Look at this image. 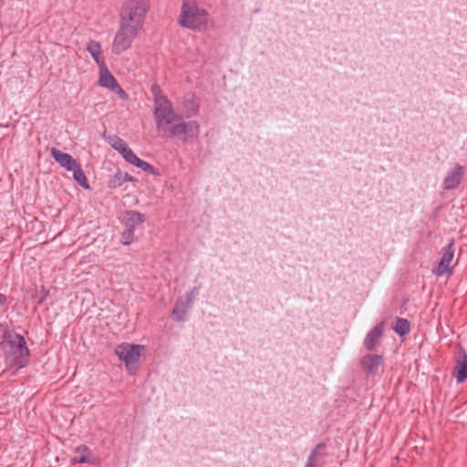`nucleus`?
Wrapping results in <instances>:
<instances>
[{
  "mask_svg": "<svg viewBox=\"0 0 467 467\" xmlns=\"http://www.w3.org/2000/svg\"><path fill=\"white\" fill-rule=\"evenodd\" d=\"M109 144L117 151H119L122 158L129 163L147 171L150 174H155V168L149 162L140 160L131 149L128 147V144L120 137L117 135L109 136L107 139Z\"/></svg>",
  "mask_w": 467,
  "mask_h": 467,
  "instance_id": "nucleus-5",
  "label": "nucleus"
},
{
  "mask_svg": "<svg viewBox=\"0 0 467 467\" xmlns=\"http://www.w3.org/2000/svg\"><path fill=\"white\" fill-rule=\"evenodd\" d=\"M87 50L91 55L92 58H99L101 54V46L95 40H90L87 44Z\"/></svg>",
  "mask_w": 467,
  "mask_h": 467,
  "instance_id": "nucleus-20",
  "label": "nucleus"
},
{
  "mask_svg": "<svg viewBox=\"0 0 467 467\" xmlns=\"http://www.w3.org/2000/svg\"><path fill=\"white\" fill-rule=\"evenodd\" d=\"M326 448V444L325 443H318L311 451V453L309 454L308 456V459H307V462H310V463H314L317 465V459H318V456H319V450L321 449H325Z\"/></svg>",
  "mask_w": 467,
  "mask_h": 467,
  "instance_id": "nucleus-22",
  "label": "nucleus"
},
{
  "mask_svg": "<svg viewBox=\"0 0 467 467\" xmlns=\"http://www.w3.org/2000/svg\"><path fill=\"white\" fill-rule=\"evenodd\" d=\"M392 328L398 335L403 337L410 333V324L406 318L397 317Z\"/></svg>",
  "mask_w": 467,
  "mask_h": 467,
  "instance_id": "nucleus-19",
  "label": "nucleus"
},
{
  "mask_svg": "<svg viewBox=\"0 0 467 467\" xmlns=\"http://www.w3.org/2000/svg\"><path fill=\"white\" fill-rule=\"evenodd\" d=\"M138 34L139 32L135 29L133 30L131 28L119 25V29L112 43L113 53L119 55L120 53L130 48Z\"/></svg>",
  "mask_w": 467,
  "mask_h": 467,
  "instance_id": "nucleus-8",
  "label": "nucleus"
},
{
  "mask_svg": "<svg viewBox=\"0 0 467 467\" xmlns=\"http://www.w3.org/2000/svg\"><path fill=\"white\" fill-rule=\"evenodd\" d=\"M50 154L54 160L67 171H71L77 164V161L70 154L63 152L57 148H51Z\"/></svg>",
  "mask_w": 467,
  "mask_h": 467,
  "instance_id": "nucleus-13",
  "label": "nucleus"
},
{
  "mask_svg": "<svg viewBox=\"0 0 467 467\" xmlns=\"http://www.w3.org/2000/svg\"><path fill=\"white\" fill-rule=\"evenodd\" d=\"M178 24L193 31L206 30L212 18L208 11L199 5L196 0H182Z\"/></svg>",
  "mask_w": 467,
  "mask_h": 467,
  "instance_id": "nucleus-3",
  "label": "nucleus"
},
{
  "mask_svg": "<svg viewBox=\"0 0 467 467\" xmlns=\"http://www.w3.org/2000/svg\"><path fill=\"white\" fill-rule=\"evenodd\" d=\"M316 466H317L316 464L306 462V464L305 467H316Z\"/></svg>",
  "mask_w": 467,
  "mask_h": 467,
  "instance_id": "nucleus-29",
  "label": "nucleus"
},
{
  "mask_svg": "<svg viewBox=\"0 0 467 467\" xmlns=\"http://www.w3.org/2000/svg\"><path fill=\"white\" fill-rule=\"evenodd\" d=\"M123 178L126 179V182L132 180L131 177H130L128 173L123 174Z\"/></svg>",
  "mask_w": 467,
  "mask_h": 467,
  "instance_id": "nucleus-28",
  "label": "nucleus"
},
{
  "mask_svg": "<svg viewBox=\"0 0 467 467\" xmlns=\"http://www.w3.org/2000/svg\"><path fill=\"white\" fill-rule=\"evenodd\" d=\"M441 258L438 265L433 267L432 273L437 276H442L446 274L452 273L451 262L454 257V240L451 239L450 243L441 248L440 253Z\"/></svg>",
  "mask_w": 467,
  "mask_h": 467,
  "instance_id": "nucleus-9",
  "label": "nucleus"
},
{
  "mask_svg": "<svg viewBox=\"0 0 467 467\" xmlns=\"http://www.w3.org/2000/svg\"><path fill=\"white\" fill-rule=\"evenodd\" d=\"M145 215L138 211H127L124 225L126 229L135 232L138 225L145 222Z\"/></svg>",
  "mask_w": 467,
  "mask_h": 467,
  "instance_id": "nucleus-15",
  "label": "nucleus"
},
{
  "mask_svg": "<svg viewBox=\"0 0 467 467\" xmlns=\"http://www.w3.org/2000/svg\"><path fill=\"white\" fill-rule=\"evenodd\" d=\"M41 292L43 293V295L38 301L39 304H42L49 294L48 290H47L44 286L41 287Z\"/></svg>",
  "mask_w": 467,
  "mask_h": 467,
  "instance_id": "nucleus-26",
  "label": "nucleus"
},
{
  "mask_svg": "<svg viewBox=\"0 0 467 467\" xmlns=\"http://www.w3.org/2000/svg\"><path fill=\"white\" fill-rule=\"evenodd\" d=\"M184 109L186 111V117L191 118L197 114L199 110L198 104L194 101V99H188L184 102Z\"/></svg>",
  "mask_w": 467,
  "mask_h": 467,
  "instance_id": "nucleus-21",
  "label": "nucleus"
},
{
  "mask_svg": "<svg viewBox=\"0 0 467 467\" xmlns=\"http://www.w3.org/2000/svg\"><path fill=\"white\" fill-rule=\"evenodd\" d=\"M3 332L0 340V350L7 368L18 370L25 368L30 358V351L23 336L10 329L7 325L1 324Z\"/></svg>",
  "mask_w": 467,
  "mask_h": 467,
  "instance_id": "nucleus-2",
  "label": "nucleus"
},
{
  "mask_svg": "<svg viewBox=\"0 0 467 467\" xmlns=\"http://www.w3.org/2000/svg\"><path fill=\"white\" fill-rule=\"evenodd\" d=\"M141 348L143 346L128 343L118 345L115 348V354L125 363L130 373H133L138 368Z\"/></svg>",
  "mask_w": 467,
  "mask_h": 467,
  "instance_id": "nucleus-6",
  "label": "nucleus"
},
{
  "mask_svg": "<svg viewBox=\"0 0 467 467\" xmlns=\"http://www.w3.org/2000/svg\"><path fill=\"white\" fill-rule=\"evenodd\" d=\"M74 180L84 189H89L88 181L81 168V165L77 162L73 169H71Z\"/></svg>",
  "mask_w": 467,
  "mask_h": 467,
  "instance_id": "nucleus-18",
  "label": "nucleus"
},
{
  "mask_svg": "<svg viewBox=\"0 0 467 467\" xmlns=\"http://www.w3.org/2000/svg\"><path fill=\"white\" fill-rule=\"evenodd\" d=\"M198 294V287L194 286L192 289H191L189 292H187L184 296V299L191 302L192 304L194 296Z\"/></svg>",
  "mask_w": 467,
  "mask_h": 467,
  "instance_id": "nucleus-25",
  "label": "nucleus"
},
{
  "mask_svg": "<svg viewBox=\"0 0 467 467\" xmlns=\"http://www.w3.org/2000/svg\"><path fill=\"white\" fill-rule=\"evenodd\" d=\"M384 322H380L376 325L366 336L364 339V347L368 351H373L376 348L377 344L383 337L384 332Z\"/></svg>",
  "mask_w": 467,
  "mask_h": 467,
  "instance_id": "nucleus-12",
  "label": "nucleus"
},
{
  "mask_svg": "<svg viewBox=\"0 0 467 467\" xmlns=\"http://www.w3.org/2000/svg\"><path fill=\"white\" fill-rule=\"evenodd\" d=\"M75 452L79 454L78 456H76L70 460L71 464H77V463H85L88 462V458L90 455V450L86 445H80L78 446L75 449Z\"/></svg>",
  "mask_w": 467,
  "mask_h": 467,
  "instance_id": "nucleus-17",
  "label": "nucleus"
},
{
  "mask_svg": "<svg viewBox=\"0 0 467 467\" xmlns=\"http://www.w3.org/2000/svg\"><path fill=\"white\" fill-rule=\"evenodd\" d=\"M464 177V167L456 163L454 167L445 176L442 188L444 190L456 189L462 182Z\"/></svg>",
  "mask_w": 467,
  "mask_h": 467,
  "instance_id": "nucleus-11",
  "label": "nucleus"
},
{
  "mask_svg": "<svg viewBox=\"0 0 467 467\" xmlns=\"http://www.w3.org/2000/svg\"><path fill=\"white\" fill-rule=\"evenodd\" d=\"M99 67V85L116 93L121 99L127 100L129 95L120 87L114 76L109 70L105 60H95Z\"/></svg>",
  "mask_w": 467,
  "mask_h": 467,
  "instance_id": "nucleus-7",
  "label": "nucleus"
},
{
  "mask_svg": "<svg viewBox=\"0 0 467 467\" xmlns=\"http://www.w3.org/2000/svg\"><path fill=\"white\" fill-rule=\"evenodd\" d=\"M7 303L6 296L0 293V306H5Z\"/></svg>",
  "mask_w": 467,
  "mask_h": 467,
  "instance_id": "nucleus-27",
  "label": "nucleus"
},
{
  "mask_svg": "<svg viewBox=\"0 0 467 467\" xmlns=\"http://www.w3.org/2000/svg\"><path fill=\"white\" fill-rule=\"evenodd\" d=\"M150 6V0H125L119 10V25L140 32Z\"/></svg>",
  "mask_w": 467,
  "mask_h": 467,
  "instance_id": "nucleus-4",
  "label": "nucleus"
},
{
  "mask_svg": "<svg viewBox=\"0 0 467 467\" xmlns=\"http://www.w3.org/2000/svg\"><path fill=\"white\" fill-rule=\"evenodd\" d=\"M150 91L154 102L153 116L160 137H178L184 142L198 138L200 127L195 120H183L182 117L175 112L171 101L158 84H153Z\"/></svg>",
  "mask_w": 467,
  "mask_h": 467,
  "instance_id": "nucleus-1",
  "label": "nucleus"
},
{
  "mask_svg": "<svg viewBox=\"0 0 467 467\" xmlns=\"http://www.w3.org/2000/svg\"><path fill=\"white\" fill-rule=\"evenodd\" d=\"M384 358L382 355L367 354L360 360V366L367 377L378 374L382 366Z\"/></svg>",
  "mask_w": 467,
  "mask_h": 467,
  "instance_id": "nucleus-10",
  "label": "nucleus"
},
{
  "mask_svg": "<svg viewBox=\"0 0 467 467\" xmlns=\"http://www.w3.org/2000/svg\"><path fill=\"white\" fill-rule=\"evenodd\" d=\"M134 232L129 229H126L120 237V243L124 245H129L133 242Z\"/></svg>",
  "mask_w": 467,
  "mask_h": 467,
  "instance_id": "nucleus-23",
  "label": "nucleus"
},
{
  "mask_svg": "<svg viewBox=\"0 0 467 467\" xmlns=\"http://www.w3.org/2000/svg\"><path fill=\"white\" fill-rule=\"evenodd\" d=\"M125 182L126 179L123 178V173L121 171H118L114 175V177L109 181V186L112 188H116L120 186Z\"/></svg>",
  "mask_w": 467,
  "mask_h": 467,
  "instance_id": "nucleus-24",
  "label": "nucleus"
},
{
  "mask_svg": "<svg viewBox=\"0 0 467 467\" xmlns=\"http://www.w3.org/2000/svg\"><path fill=\"white\" fill-rule=\"evenodd\" d=\"M454 376L457 382L462 383L467 379V354L464 353L462 360L459 361L455 367Z\"/></svg>",
  "mask_w": 467,
  "mask_h": 467,
  "instance_id": "nucleus-16",
  "label": "nucleus"
},
{
  "mask_svg": "<svg viewBox=\"0 0 467 467\" xmlns=\"http://www.w3.org/2000/svg\"><path fill=\"white\" fill-rule=\"evenodd\" d=\"M192 305L191 302L185 300L183 297L178 298L171 311L172 318L178 322L184 321Z\"/></svg>",
  "mask_w": 467,
  "mask_h": 467,
  "instance_id": "nucleus-14",
  "label": "nucleus"
}]
</instances>
